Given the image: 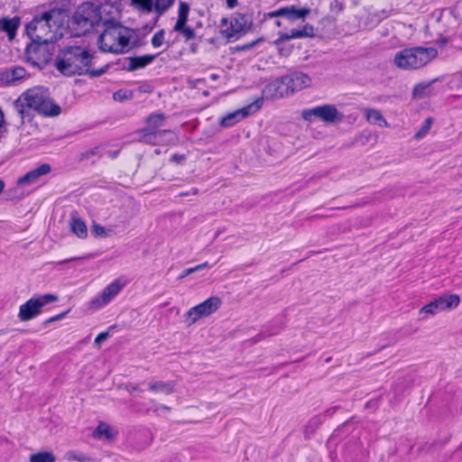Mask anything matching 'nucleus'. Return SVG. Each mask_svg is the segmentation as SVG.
I'll return each instance as SVG.
<instances>
[{
	"mask_svg": "<svg viewBox=\"0 0 462 462\" xmlns=\"http://www.w3.org/2000/svg\"><path fill=\"white\" fill-rule=\"evenodd\" d=\"M21 24V19L18 16L0 17V32H5L10 41H13L16 35L17 29Z\"/></svg>",
	"mask_w": 462,
	"mask_h": 462,
	"instance_id": "16",
	"label": "nucleus"
},
{
	"mask_svg": "<svg viewBox=\"0 0 462 462\" xmlns=\"http://www.w3.org/2000/svg\"><path fill=\"white\" fill-rule=\"evenodd\" d=\"M70 230L78 237L84 239L88 236V227L86 223L77 216H72L69 221Z\"/></svg>",
	"mask_w": 462,
	"mask_h": 462,
	"instance_id": "18",
	"label": "nucleus"
},
{
	"mask_svg": "<svg viewBox=\"0 0 462 462\" xmlns=\"http://www.w3.org/2000/svg\"><path fill=\"white\" fill-rule=\"evenodd\" d=\"M148 389L152 393L171 394L175 392L174 385L170 382L152 381L148 383Z\"/></svg>",
	"mask_w": 462,
	"mask_h": 462,
	"instance_id": "21",
	"label": "nucleus"
},
{
	"mask_svg": "<svg viewBox=\"0 0 462 462\" xmlns=\"http://www.w3.org/2000/svg\"><path fill=\"white\" fill-rule=\"evenodd\" d=\"M174 0H155L153 2L154 11L159 14H163L171 5H173Z\"/></svg>",
	"mask_w": 462,
	"mask_h": 462,
	"instance_id": "30",
	"label": "nucleus"
},
{
	"mask_svg": "<svg viewBox=\"0 0 462 462\" xmlns=\"http://www.w3.org/2000/svg\"><path fill=\"white\" fill-rule=\"evenodd\" d=\"M164 42V30H160L152 38V44L153 47H161Z\"/></svg>",
	"mask_w": 462,
	"mask_h": 462,
	"instance_id": "36",
	"label": "nucleus"
},
{
	"mask_svg": "<svg viewBox=\"0 0 462 462\" xmlns=\"http://www.w3.org/2000/svg\"><path fill=\"white\" fill-rule=\"evenodd\" d=\"M173 30L175 32L180 33L181 35H183V37L185 38V41H189L196 37L195 31L188 25H183L182 28H180V29H173Z\"/></svg>",
	"mask_w": 462,
	"mask_h": 462,
	"instance_id": "33",
	"label": "nucleus"
},
{
	"mask_svg": "<svg viewBox=\"0 0 462 462\" xmlns=\"http://www.w3.org/2000/svg\"><path fill=\"white\" fill-rule=\"evenodd\" d=\"M259 106H254V104L248 105L241 109H238L235 112L229 113L225 117L222 118L220 124L224 127H229L235 125L236 122L247 117L252 110H258Z\"/></svg>",
	"mask_w": 462,
	"mask_h": 462,
	"instance_id": "14",
	"label": "nucleus"
},
{
	"mask_svg": "<svg viewBox=\"0 0 462 462\" xmlns=\"http://www.w3.org/2000/svg\"><path fill=\"white\" fill-rule=\"evenodd\" d=\"M4 188H5V183H4V181L2 180H0V193L3 192Z\"/></svg>",
	"mask_w": 462,
	"mask_h": 462,
	"instance_id": "49",
	"label": "nucleus"
},
{
	"mask_svg": "<svg viewBox=\"0 0 462 462\" xmlns=\"http://www.w3.org/2000/svg\"><path fill=\"white\" fill-rule=\"evenodd\" d=\"M431 84L432 82L417 84L412 90L413 98L420 99L430 96L432 92Z\"/></svg>",
	"mask_w": 462,
	"mask_h": 462,
	"instance_id": "25",
	"label": "nucleus"
},
{
	"mask_svg": "<svg viewBox=\"0 0 462 462\" xmlns=\"http://www.w3.org/2000/svg\"><path fill=\"white\" fill-rule=\"evenodd\" d=\"M30 462H55L56 457L52 452L42 451L32 454L29 458Z\"/></svg>",
	"mask_w": 462,
	"mask_h": 462,
	"instance_id": "26",
	"label": "nucleus"
},
{
	"mask_svg": "<svg viewBox=\"0 0 462 462\" xmlns=\"http://www.w3.org/2000/svg\"><path fill=\"white\" fill-rule=\"evenodd\" d=\"M125 283L116 280L107 285L103 291L90 301V307L100 309L108 304L123 289Z\"/></svg>",
	"mask_w": 462,
	"mask_h": 462,
	"instance_id": "11",
	"label": "nucleus"
},
{
	"mask_svg": "<svg viewBox=\"0 0 462 462\" xmlns=\"http://www.w3.org/2000/svg\"><path fill=\"white\" fill-rule=\"evenodd\" d=\"M311 83V79L302 72H294L291 75L282 77L279 81L267 86L266 90L272 91L273 97H283L295 91L308 88Z\"/></svg>",
	"mask_w": 462,
	"mask_h": 462,
	"instance_id": "6",
	"label": "nucleus"
},
{
	"mask_svg": "<svg viewBox=\"0 0 462 462\" xmlns=\"http://www.w3.org/2000/svg\"><path fill=\"white\" fill-rule=\"evenodd\" d=\"M197 51H198V44H196V43H192V44L190 45V51H191L192 53H196V52H197Z\"/></svg>",
	"mask_w": 462,
	"mask_h": 462,
	"instance_id": "47",
	"label": "nucleus"
},
{
	"mask_svg": "<svg viewBox=\"0 0 462 462\" xmlns=\"http://www.w3.org/2000/svg\"><path fill=\"white\" fill-rule=\"evenodd\" d=\"M26 75V71L23 67H15L10 69H6L2 76V79L8 84L14 83Z\"/></svg>",
	"mask_w": 462,
	"mask_h": 462,
	"instance_id": "20",
	"label": "nucleus"
},
{
	"mask_svg": "<svg viewBox=\"0 0 462 462\" xmlns=\"http://www.w3.org/2000/svg\"><path fill=\"white\" fill-rule=\"evenodd\" d=\"M102 26L104 29L97 42L100 51L110 53H123L129 45L130 31L110 20L104 21Z\"/></svg>",
	"mask_w": 462,
	"mask_h": 462,
	"instance_id": "3",
	"label": "nucleus"
},
{
	"mask_svg": "<svg viewBox=\"0 0 462 462\" xmlns=\"http://www.w3.org/2000/svg\"><path fill=\"white\" fill-rule=\"evenodd\" d=\"M93 436H94V438H97V439H101L104 437L106 439H112L114 437V434L112 433V430L107 424L100 423L94 430Z\"/></svg>",
	"mask_w": 462,
	"mask_h": 462,
	"instance_id": "27",
	"label": "nucleus"
},
{
	"mask_svg": "<svg viewBox=\"0 0 462 462\" xmlns=\"http://www.w3.org/2000/svg\"><path fill=\"white\" fill-rule=\"evenodd\" d=\"M64 458L68 461H73V460H76L79 462L92 461V459L89 457H88L86 454H84L82 452H79V451H74V450L68 451L65 454Z\"/></svg>",
	"mask_w": 462,
	"mask_h": 462,
	"instance_id": "29",
	"label": "nucleus"
},
{
	"mask_svg": "<svg viewBox=\"0 0 462 462\" xmlns=\"http://www.w3.org/2000/svg\"><path fill=\"white\" fill-rule=\"evenodd\" d=\"M156 55H143L139 57L130 58L129 60V69L134 70L145 67L153 61Z\"/></svg>",
	"mask_w": 462,
	"mask_h": 462,
	"instance_id": "23",
	"label": "nucleus"
},
{
	"mask_svg": "<svg viewBox=\"0 0 462 462\" xmlns=\"http://www.w3.org/2000/svg\"><path fill=\"white\" fill-rule=\"evenodd\" d=\"M37 112L44 116H58L60 108L46 94Z\"/></svg>",
	"mask_w": 462,
	"mask_h": 462,
	"instance_id": "19",
	"label": "nucleus"
},
{
	"mask_svg": "<svg viewBox=\"0 0 462 462\" xmlns=\"http://www.w3.org/2000/svg\"><path fill=\"white\" fill-rule=\"evenodd\" d=\"M433 124V119L431 117H428L423 125L418 130V132L415 134L414 138L416 140H420L423 137H425L428 133L430 132L431 126Z\"/></svg>",
	"mask_w": 462,
	"mask_h": 462,
	"instance_id": "31",
	"label": "nucleus"
},
{
	"mask_svg": "<svg viewBox=\"0 0 462 462\" xmlns=\"http://www.w3.org/2000/svg\"><path fill=\"white\" fill-rule=\"evenodd\" d=\"M189 13V5L185 2H180L178 11V19L173 29H180L183 25H187Z\"/></svg>",
	"mask_w": 462,
	"mask_h": 462,
	"instance_id": "24",
	"label": "nucleus"
},
{
	"mask_svg": "<svg viewBox=\"0 0 462 462\" xmlns=\"http://www.w3.org/2000/svg\"><path fill=\"white\" fill-rule=\"evenodd\" d=\"M45 96L46 93L39 88L28 90L15 103L17 112L21 114V116L23 114V110L20 109V106L23 105L37 111Z\"/></svg>",
	"mask_w": 462,
	"mask_h": 462,
	"instance_id": "12",
	"label": "nucleus"
},
{
	"mask_svg": "<svg viewBox=\"0 0 462 462\" xmlns=\"http://www.w3.org/2000/svg\"><path fill=\"white\" fill-rule=\"evenodd\" d=\"M151 402L153 404L154 406V411H157L158 409H162V410H165V411H170L171 408L169 406H166V405H163V404H159L155 402V400H152Z\"/></svg>",
	"mask_w": 462,
	"mask_h": 462,
	"instance_id": "41",
	"label": "nucleus"
},
{
	"mask_svg": "<svg viewBox=\"0 0 462 462\" xmlns=\"http://www.w3.org/2000/svg\"><path fill=\"white\" fill-rule=\"evenodd\" d=\"M115 99H122V96L120 95V92L115 93L114 95Z\"/></svg>",
	"mask_w": 462,
	"mask_h": 462,
	"instance_id": "48",
	"label": "nucleus"
},
{
	"mask_svg": "<svg viewBox=\"0 0 462 462\" xmlns=\"http://www.w3.org/2000/svg\"><path fill=\"white\" fill-rule=\"evenodd\" d=\"M250 21L247 15L236 13L230 19L222 18L221 33L229 42L236 40L241 34L245 33L250 28Z\"/></svg>",
	"mask_w": 462,
	"mask_h": 462,
	"instance_id": "7",
	"label": "nucleus"
},
{
	"mask_svg": "<svg viewBox=\"0 0 462 462\" xmlns=\"http://www.w3.org/2000/svg\"><path fill=\"white\" fill-rule=\"evenodd\" d=\"M302 37H303V34H302V32H300V30H291V34H285V35L282 36V39H286V40L295 39V38H302Z\"/></svg>",
	"mask_w": 462,
	"mask_h": 462,
	"instance_id": "38",
	"label": "nucleus"
},
{
	"mask_svg": "<svg viewBox=\"0 0 462 462\" xmlns=\"http://www.w3.org/2000/svg\"><path fill=\"white\" fill-rule=\"evenodd\" d=\"M64 14L60 10L52 9L35 16L27 25L26 32L29 38L37 43L47 44L57 39L59 29L61 27Z\"/></svg>",
	"mask_w": 462,
	"mask_h": 462,
	"instance_id": "2",
	"label": "nucleus"
},
{
	"mask_svg": "<svg viewBox=\"0 0 462 462\" xmlns=\"http://www.w3.org/2000/svg\"><path fill=\"white\" fill-rule=\"evenodd\" d=\"M100 22L98 8L91 3H84L73 14L70 27L77 35H81L89 32L96 25H99Z\"/></svg>",
	"mask_w": 462,
	"mask_h": 462,
	"instance_id": "5",
	"label": "nucleus"
},
{
	"mask_svg": "<svg viewBox=\"0 0 462 462\" xmlns=\"http://www.w3.org/2000/svg\"><path fill=\"white\" fill-rule=\"evenodd\" d=\"M171 134V141H173V140H174V136H173L172 133H171V132H170V131H162V132L155 133V134H154V135H153V137H154V139H157L159 136H161V135H162V134Z\"/></svg>",
	"mask_w": 462,
	"mask_h": 462,
	"instance_id": "43",
	"label": "nucleus"
},
{
	"mask_svg": "<svg viewBox=\"0 0 462 462\" xmlns=\"http://www.w3.org/2000/svg\"><path fill=\"white\" fill-rule=\"evenodd\" d=\"M435 300L438 304L439 310L441 312L447 310L457 308L460 302V298L457 294H445L435 299Z\"/></svg>",
	"mask_w": 462,
	"mask_h": 462,
	"instance_id": "17",
	"label": "nucleus"
},
{
	"mask_svg": "<svg viewBox=\"0 0 462 462\" xmlns=\"http://www.w3.org/2000/svg\"><path fill=\"white\" fill-rule=\"evenodd\" d=\"M438 56L434 47H411L396 52L393 64L404 70H415L425 67Z\"/></svg>",
	"mask_w": 462,
	"mask_h": 462,
	"instance_id": "4",
	"label": "nucleus"
},
{
	"mask_svg": "<svg viewBox=\"0 0 462 462\" xmlns=\"http://www.w3.org/2000/svg\"><path fill=\"white\" fill-rule=\"evenodd\" d=\"M64 316H65V313H61V314H60V315H57V316H55V317H53V318L50 319V320H49V321H55V320H58V319H60L63 318Z\"/></svg>",
	"mask_w": 462,
	"mask_h": 462,
	"instance_id": "46",
	"label": "nucleus"
},
{
	"mask_svg": "<svg viewBox=\"0 0 462 462\" xmlns=\"http://www.w3.org/2000/svg\"><path fill=\"white\" fill-rule=\"evenodd\" d=\"M51 165L48 163H43L38 168L27 172L23 177L20 178L17 181V184L23 186L35 183L40 177L47 175L51 172Z\"/></svg>",
	"mask_w": 462,
	"mask_h": 462,
	"instance_id": "15",
	"label": "nucleus"
},
{
	"mask_svg": "<svg viewBox=\"0 0 462 462\" xmlns=\"http://www.w3.org/2000/svg\"><path fill=\"white\" fill-rule=\"evenodd\" d=\"M91 232L96 236H102V237H107L111 235L112 233V230L110 229H106L104 226L98 225V224H94L92 226H91Z\"/></svg>",
	"mask_w": 462,
	"mask_h": 462,
	"instance_id": "35",
	"label": "nucleus"
},
{
	"mask_svg": "<svg viewBox=\"0 0 462 462\" xmlns=\"http://www.w3.org/2000/svg\"><path fill=\"white\" fill-rule=\"evenodd\" d=\"M440 312L439 310L438 304L436 300L430 301L429 304L425 305L420 310V314H430L435 315L436 313Z\"/></svg>",
	"mask_w": 462,
	"mask_h": 462,
	"instance_id": "34",
	"label": "nucleus"
},
{
	"mask_svg": "<svg viewBox=\"0 0 462 462\" xmlns=\"http://www.w3.org/2000/svg\"><path fill=\"white\" fill-rule=\"evenodd\" d=\"M109 337L108 332H102L95 338V344L100 345L103 341L106 340Z\"/></svg>",
	"mask_w": 462,
	"mask_h": 462,
	"instance_id": "40",
	"label": "nucleus"
},
{
	"mask_svg": "<svg viewBox=\"0 0 462 462\" xmlns=\"http://www.w3.org/2000/svg\"><path fill=\"white\" fill-rule=\"evenodd\" d=\"M366 120L373 125H383L385 127L389 126L387 121L382 116L379 110L374 108H365L364 110Z\"/></svg>",
	"mask_w": 462,
	"mask_h": 462,
	"instance_id": "22",
	"label": "nucleus"
},
{
	"mask_svg": "<svg viewBox=\"0 0 462 462\" xmlns=\"http://www.w3.org/2000/svg\"><path fill=\"white\" fill-rule=\"evenodd\" d=\"M208 266H209L208 263L205 262V263H203L201 264H199V265L195 266V268L197 269V272H198V271L202 270V269H204L206 267H208Z\"/></svg>",
	"mask_w": 462,
	"mask_h": 462,
	"instance_id": "45",
	"label": "nucleus"
},
{
	"mask_svg": "<svg viewBox=\"0 0 462 462\" xmlns=\"http://www.w3.org/2000/svg\"><path fill=\"white\" fill-rule=\"evenodd\" d=\"M222 300L219 297L212 296L199 305L192 307L185 314V319L188 326H191L200 319L210 316L215 313L221 306Z\"/></svg>",
	"mask_w": 462,
	"mask_h": 462,
	"instance_id": "8",
	"label": "nucleus"
},
{
	"mask_svg": "<svg viewBox=\"0 0 462 462\" xmlns=\"http://www.w3.org/2000/svg\"><path fill=\"white\" fill-rule=\"evenodd\" d=\"M131 5L143 13H151L154 9L153 0H131Z\"/></svg>",
	"mask_w": 462,
	"mask_h": 462,
	"instance_id": "28",
	"label": "nucleus"
},
{
	"mask_svg": "<svg viewBox=\"0 0 462 462\" xmlns=\"http://www.w3.org/2000/svg\"><path fill=\"white\" fill-rule=\"evenodd\" d=\"M93 57L80 46H69L64 49L58 56L56 68L66 76L75 74H88L90 77H98L106 72L105 68L91 69Z\"/></svg>",
	"mask_w": 462,
	"mask_h": 462,
	"instance_id": "1",
	"label": "nucleus"
},
{
	"mask_svg": "<svg viewBox=\"0 0 462 462\" xmlns=\"http://www.w3.org/2000/svg\"><path fill=\"white\" fill-rule=\"evenodd\" d=\"M310 13V8H297L294 5L280 8L269 14L270 17H286L294 21L297 19H304Z\"/></svg>",
	"mask_w": 462,
	"mask_h": 462,
	"instance_id": "13",
	"label": "nucleus"
},
{
	"mask_svg": "<svg viewBox=\"0 0 462 462\" xmlns=\"http://www.w3.org/2000/svg\"><path fill=\"white\" fill-rule=\"evenodd\" d=\"M119 389H124L127 391L128 393H132L134 392H142L141 388L138 384L134 383H125V384H120L118 385Z\"/></svg>",
	"mask_w": 462,
	"mask_h": 462,
	"instance_id": "37",
	"label": "nucleus"
},
{
	"mask_svg": "<svg viewBox=\"0 0 462 462\" xmlns=\"http://www.w3.org/2000/svg\"><path fill=\"white\" fill-rule=\"evenodd\" d=\"M226 4L229 8H234L237 5V0H226Z\"/></svg>",
	"mask_w": 462,
	"mask_h": 462,
	"instance_id": "44",
	"label": "nucleus"
},
{
	"mask_svg": "<svg viewBox=\"0 0 462 462\" xmlns=\"http://www.w3.org/2000/svg\"><path fill=\"white\" fill-rule=\"evenodd\" d=\"M58 300L56 295L45 294L37 298H32L20 306L18 317L22 321H27L37 316L41 309Z\"/></svg>",
	"mask_w": 462,
	"mask_h": 462,
	"instance_id": "10",
	"label": "nucleus"
},
{
	"mask_svg": "<svg viewBox=\"0 0 462 462\" xmlns=\"http://www.w3.org/2000/svg\"><path fill=\"white\" fill-rule=\"evenodd\" d=\"M195 272H197V269L195 267L188 268L184 271V273L181 275H180L179 279H183L184 277L191 273H194Z\"/></svg>",
	"mask_w": 462,
	"mask_h": 462,
	"instance_id": "42",
	"label": "nucleus"
},
{
	"mask_svg": "<svg viewBox=\"0 0 462 462\" xmlns=\"http://www.w3.org/2000/svg\"><path fill=\"white\" fill-rule=\"evenodd\" d=\"M163 120H164V116L162 115H161V114L152 115L147 120L148 127L151 130H154L162 125Z\"/></svg>",
	"mask_w": 462,
	"mask_h": 462,
	"instance_id": "32",
	"label": "nucleus"
},
{
	"mask_svg": "<svg viewBox=\"0 0 462 462\" xmlns=\"http://www.w3.org/2000/svg\"><path fill=\"white\" fill-rule=\"evenodd\" d=\"M300 32H302L303 37H312L314 35L313 27L309 24L304 25Z\"/></svg>",
	"mask_w": 462,
	"mask_h": 462,
	"instance_id": "39",
	"label": "nucleus"
},
{
	"mask_svg": "<svg viewBox=\"0 0 462 462\" xmlns=\"http://www.w3.org/2000/svg\"><path fill=\"white\" fill-rule=\"evenodd\" d=\"M301 116L306 121H312L313 118H319L327 124H334L342 121L344 116L334 105H324L303 110Z\"/></svg>",
	"mask_w": 462,
	"mask_h": 462,
	"instance_id": "9",
	"label": "nucleus"
}]
</instances>
